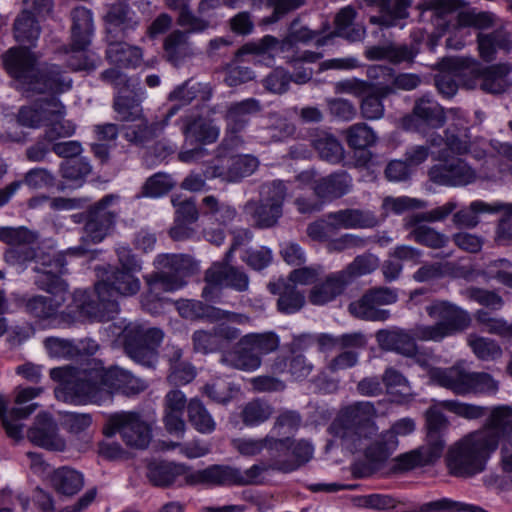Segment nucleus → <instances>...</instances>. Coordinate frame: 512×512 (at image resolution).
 Instances as JSON below:
<instances>
[{
    "instance_id": "f257e3e1",
    "label": "nucleus",
    "mask_w": 512,
    "mask_h": 512,
    "mask_svg": "<svg viewBox=\"0 0 512 512\" xmlns=\"http://www.w3.org/2000/svg\"><path fill=\"white\" fill-rule=\"evenodd\" d=\"M50 377L59 383L56 397L78 405H101L111 401L114 392L119 390L139 391L137 380L129 371L119 367L105 369L100 362L81 369L70 365L55 367L50 370Z\"/></svg>"
},
{
    "instance_id": "f03ea898",
    "label": "nucleus",
    "mask_w": 512,
    "mask_h": 512,
    "mask_svg": "<svg viewBox=\"0 0 512 512\" xmlns=\"http://www.w3.org/2000/svg\"><path fill=\"white\" fill-rule=\"evenodd\" d=\"M37 234L25 227H0V241L9 245L4 252V260L9 265H26L34 261L36 276L34 284L50 295H60L67 290V282L62 275L67 272L63 253H37L32 247Z\"/></svg>"
},
{
    "instance_id": "7ed1b4c3",
    "label": "nucleus",
    "mask_w": 512,
    "mask_h": 512,
    "mask_svg": "<svg viewBox=\"0 0 512 512\" xmlns=\"http://www.w3.org/2000/svg\"><path fill=\"white\" fill-rule=\"evenodd\" d=\"M140 287V280L133 272L109 266L95 284L97 300L91 299L86 291L77 290L74 302L82 315L100 322L109 321L119 313V296H134Z\"/></svg>"
},
{
    "instance_id": "20e7f679",
    "label": "nucleus",
    "mask_w": 512,
    "mask_h": 512,
    "mask_svg": "<svg viewBox=\"0 0 512 512\" xmlns=\"http://www.w3.org/2000/svg\"><path fill=\"white\" fill-rule=\"evenodd\" d=\"M376 416L372 402L357 401L340 409L328 431L347 451L360 452L378 432Z\"/></svg>"
},
{
    "instance_id": "39448f33",
    "label": "nucleus",
    "mask_w": 512,
    "mask_h": 512,
    "mask_svg": "<svg viewBox=\"0 0 512 512\" xmlns=\"http://www.w3.org/2000/svg\"><path fill=\"white\" fill-rule=\"evenodd\" d=\"M154 263L159 271L143 276L148 290L141 295V305L150 313L158 312L161 292L182 288L185 278L197 270L193 258L185 254H160Z\"/></svg>"
},
{
    "instance_id": "423d86ee",
    "label": "nucleus",
    "mask_w": 512,
    "mask_h": 512,
    "mask_svg": "<svg viewBox=\"0 0 512 512\" xmlns=\"http://www.w3.org/2000/svg\"><path fill=\"white\" fill-rule=\"evenodd\" d=\"M497 449V434L489 429V418L482 430L468 434L448 450L447 466L456 477L469 478L485 470L487 460Z\"/></svg>"
},
{
    "instance_id": "0eeeda50",
    "label": "nucleus",
    "mask_w": 512,
    "mask_h": 512,
    "mask_svg": "<svg viewBox=\"0 0 512 512\" xmlns=\"http://www.w3.org/2000/svg\"><path fill=\"white\" fill-rule=\"evenodd\" d=\"M105 20L108 44L106 59L119 68L138 67L143 57L142 49L125 42L136 29L138 22L130 18L127 7L121 5L112 7Z\"/></svg>"
},
{
    "instance_id": "6e6552de",
    "label": "nucleus",
    "mask_w": 512,
    "mask_h": 512,
    "mask_svg": "<svg viewBox=\"0 0 512 512\" xmlns=\"http://www.w3.org/2000/svg\"><path fill=\"white\" fill-rule=\"evenodd\" d=\"M428 316L435 319L433 325H416L414 334L420 341L441 342L444 338L459 334L471 323L469 313L446 300H434L425 307Z\"/></svg>"
},
{
    "instance_id": "1a4fd4ad",
    "label": "nucleus",
    "mask_w": 512,
    "mask_h": 512,
    "mask_svg": "<svg viewBox=\"0 0 512 512\" xmlns=\"http://www.w3.org/2000/svg\"><path fill=\"white\" fill-rule=\"evenodd\" d=\"M330 30L328 22L322 24L321 28L312 30L308 26L303 25L299 17L293 19L288 28V35L283 40H278L276 37L266 35L258 42H250L243 45L239 50V55L255 54L273 60L275 53L289 52L293 50L295 43L308 44L316 40Z\"/></svg>"
},
{
    "instance_id": "9d476101",
    "label": "nucleus",
    "mask_w": 512,
    "mask_h": 512,
    "mask_svg": "<svg viewBox=\"0 0 512 512\" xmlns=\"http://www.w3.org/2000/svg\"><path fill=\"white\" fill-rule=\"evenodd\" d=\"M457 207V202L448 201L429 211L408 214L403 219V227L409 231L407 238L430 249L446 247L450 240L449 237L424 223L444 221Z\"/></svg>"
},
{
    "instance_id": "9b49d317",
    "label": "nucleus",
    "mask_w": 512,
    "mask_h": 512,
    "mask_svg": "<svg viewBox=\"0 0 512 512\" xmlns=\"http://www.w3.org/2000/svg\"><path fill=\"white\" fill-rule=\"evenodd\" d=\"M164 338L160 328L148 327L138 322L128 323L122 331L125 353L134 362L154 368L158 362V348Z\"/></svg>"
},
{
    "instance_id": "f8f14e48",
    "label": "nucleus",
    "mask_w": 512,
    "mask_h": 512,
    "mask_svg": "<svg viewBox=\"0 0 512 512\" xmlns=\"http://www.w3.org/2000/svg\"><path fill=\"white\" fill-rule=\"evenodd\" d=\"M430 380L457 395L495 394L498 382L488 373L469 372L464 368L453 366L430 370Z\"/></svg>"
},
{
    "instance_id": "ddd939ff",
    "label": "nucleus",
    "mask_w": 512,
    "mask_h": 512,
    "mask_svg": "<svg viewBox=\"0 0 512 512\" xmlns=\"http://www.w3.org/2000/svg\"><path fill=\"white\" fill-rule=\"evenodd\" d=\"M71 20V41L67 64L74 71L92 69L94 64L87 55L94 33L92 12L83 6H77L71 11Z\"/></svg>"
},
{
    "instance_id": "4468645a",
    "label": "nucleus",
    "mask_w": 512,
    "mask_h": 512,
    "mask_svg": "<svg viewBox=\"0 0 512 512\" xmlns=\"http://www.w3.org/2000/svg\"><path fill=\"white\" fill-rule=\"evenodd\" d=\"M118 201V195L107 194L88 208L81 237L83 243L98 244L105 239L118 217L119 212L114 207Z\"/></svg>"
},
{
    "instance_id": "2eb2a0df",
    "label": "nucleus",
    "mask_w": 512,
    "mask_h": 512,
    "mask_svg": "<svg viewBox=\"0 0 512 512\" xmlns=\"http://www.w3.org/2000/svg\"><path fill=\"white\" fill-rule=\"evenodd\" d=\"M42 392L43 389L40 387H17L15 389V407L10 410L9 417L7 416L8 400L3 395H0V421L9 437L13 439H20L22 437L23 426L14 424L12 421L29 417L38 407L37 403H31V401Z\"/></svg>"
},
{
    "instance_id": "dca6fc26",
    "label": "nucleus",
    "mask_w": 512,
    "mask_h": 512,
    "mask_svg": "<svg viewBox=\"0 0 512 512\" xmlns=\"http://www.w3.org/2000/svg\"><path fill=\"white\" fill-rule=\"evenodd\" d=\"M104 432L108 437L119 434L127 446L136 449L147 448L152 437V430L148 423L143 421L139 414L133 412L111 416Z\"/></svg>"
},
{
    "instance_id": "f3484780",
    "label": "nucleus",
    "mask_w": 512,
    "mask_h": 512,
    "mask_svg": "<svg viewBox=\"0 0 512 512\" xmlns=\"http://www.w3.org/2000/svg\"><path fill=\"white\" fill-rule=\"evenodd\" d=\"M446 123L444 108L430 95L414 101L411 113L401 119L404 130L425 134L427 130L439 129Z\"/></svg>"
},
{
    "instance_id": "a211bd4d",
    "label": "nucleus",
    "mask_w": 512,
    "mask_h": 512,
    "mask_svg": "<svg viewBox=\"0 0 512 512\" xmlns=\"http://www.w3.org/2000/svg\"><path fill=\"white\" fill-rule=\"evenodd\" d=\"M446 152L440 153L441 162L429 169L428 175L433 183L445 186H466L476 180V171L461 158H446Z\"/></svg>"
},
{
    "instance_id": "6ab92c4d",
    "label": "nucleus",
    "mask_w": 512,
    "mask_h": 512,
    "mask_svg": "<svg viewBox=\"0 0 512 512\" xmlns=\"http://www.w3.org/2000/svg\"><path fill=\"white\" fill-rule=\"evenodd\" d=\"M258 166V159L252 155H234L218 159L217 162L208 165L205 169V176L218 178L227 183H237L252 175Z\"/></svg>"
},
{
    "instance_id": "aec40b11",
    "label": "nucleus",
    "mask_w": 512,
    "mask_h": 512,
    "mask_svg": "<svg viewBox=\"0 0 512 512\" xmlns=\"http://www.w3.org/2000/svg\"><path fill=\"white\" fill-rule=\"evenodd\" d=\"M397 446L398 439L394 437L393 433H382L379 439L369 445L367 443L362 449L365 451L366 462L358 463L354 466V476L366 478L379 471Z\"/></svg>"
},
{
    "instance_id": "412c9836",
    "label": "nucleus",
    "mask_w": 512,
    "mask_h": 512,
    "mask_svg": "<svg viewBox=\"0 0 512 512\" xmlns=\"http://www.w3.org/2000/svg\"><path fill=\"white\" fill-rule=\"evenodd\" d=\"M72 87V79L61 66L45 63L37 67L26 92L35 94H62Z\"/></svg>"
},
{
    "instance_id": "4be33fe9",
    "label": "nucleus",
    "mask_w": 512,
    "mask_h": 512,
    "mask_svg": "<svg viewBox=\"0 0 512 512\" xmlns=\"http://www.w3.org/2000/svg\"><path fill=\"white\" fill-rule=\"evenodd\" d=\"M37 59L28 47H12L3 55V65L15 81L16 88L26 92L35 73Z\"/></svg>"
},
{
    "instance_id": "5701e85b",
    "label": "nucleus",
    "mask_w": 512,
    "mask_h": 512,
    "mask_svg": "<svg viewBox=\"0 0 512 512\" xmlns=\"http://www.w3.org/2000/svg\"><path fill=\"white\" fill-rule=\"evenodd\" d=\"M66 115L64 104L57 97L42 98L31 105L22 106L17 113L19 125L37 129L45 126L49 120Z\"/></svg>"
},
{
    "instance_id": "b1692460",
    "label": "nucleus",
    "mask_w": 512,
    "mask_h": 512,
    "mask_svg": "<svg viewBox=\"0 0 512 512\" xmlns=\"http://www.w3.org/2000/svg\"><path fill=\"white\" fill-rule=\"evenodd\" d=\"M241 332L227 323H220L210 330H197L192 335L193 348L203 354L221 351L238 339Z\"/></svg>"
},
{
    "instance_id": "393cba45",
    "label": "nucleus",
    "mask_w": 512,
    "mask_h": 512,
    "mask_svg": "<svg viewBox=\"0 0 512 512\" xmlns=\"http://www.w3.org/2000/svg\"><path fill=\"white\" fill-rule=\"evenodd\" d=\"M68 289L60 295L48 297L44 295H17L15 304L30 318L37 321L54 320L59 309L66 301Z\"/></svg>"
},
{
    "instance_id": "a878e982",
    "label": "nucleus",
    "mask_w": 512,
    "mask_h": 512,
    "mask_svg": "<svg viewBox=\"0 0 512 512\" xmlns=\"http://www.w3.org/2000/svg\"><path fill=\"white\" fill-rule=\"evenodd\" d=\"M489 429L497 434V444L502 438L501 464L504 472L512 473V408L495 407L489 416Z\"/></svg>"
},
{
    "instance_id": "bb28decb",
    "label": "nucleus",
    "mask_w": 512,
    "mask_h": 512,
    "mask_svg": "<svg viewBox=\"0 0 512 512\" xmlns=\"http://www.w3.org/2000/svg\"><path fill=\"white\" fill-rule=\"evenodd\" d=\"M27 437L33 444L48 450L63 451L66 447L65 440L58 434L56 422L48 413L37 415Z\"/></svg>"
},
{
    "instance_id": "cd10ccee",
    "label": "nucleus",
    "mask_w": 512,
    "mask_h": 512,
    "mask_svg": "<svg viewBox=\"0 0 512 512\" xmlns=\"http://www.w3.org/2000/svg\"><path fill=\"white\" fill-rule=\"evenodd\" d=\"M352 177L344 170L320 177L313 182V191L322 201L331 202L351 192Z\"/></svg>"
},
{
    "instance_id": "c85d7f7f",
    "label": "nucleus",
    "mask_w": 512,
    "mask_h": 512,
    "mask_svg": "<svg viewBox=\"0 0 512 512\" xmlns=\"http://www.w3.org/2000/svg\"><path fill=\"white\" fill-rule=\"evenodd\" d=\"M426 447L431 450L434 457H441L446 446L445 436L448 432L449 421L443 412L436 406L425 412Z\"/></svg>"
},
{
    "instance_id": "c756f323",
    "label": "nucleus",
    "mask_w": 512,
    "mask_h": 512,
    "mask_svg": "<svg viewBox=\"0 0 512 512\" xmlns=\"http://www.w3.org/2000/svg\"><path fill=\"white\" fill-rule=\"evenodd\" d=\"M205 281L209 285L225 286L238 292H244L249 287L248 275L240 268L227 263H213L206 271Z\"/></svg>"
},
{
    "instance_id": "7c9ffc66",
    "label": "nucleus",
    "mask_w": 512,
    "mask_h": 512,
    "mask_svg": "<svg viewBox=\"0 0 512 512\" xmlns=\"http://www.w3.org/2000/svg\"><path fill=\"white\" fill-rule=\"evenodd\" d=\"M348 285L341 270L330 273L322 281L313 285L308 295L309 302L317 306L332 302L344 293Z\"/></svg>"
},
{
    "instance_id": "2f4dec72",
    "label": "nucleus",
    "mask_w": 512,
    "mask_h": 512,
    "mask_svg": "<svg viewBox=\"0 0 512 512\" xmlns=\"http://www.w3.org/2000/svg\"><path fill=\"white\" fill-rule=\"evenodd\" d=\"M376 340L381 349L406 357L413 353L416 340L419 339L415 337L414 329L410 334L404 329L393 327L379 330L376 333Z\"/></svg>"
},
{
    "instance_id": "473e14b6",
    "label": "nucleus",
    "mask_w": 512,
    "mask_h": 512,
    "mask_svg": "<svg viewBox=\"0 0 512 512\" xmlns=\"http://www.w3.org/2000/svg\"><path fill=\"white\" fill-rule=\"evenodd\" d=\"M367 6L376 7L380 15L371 16L369 21L381 27L389 28L397 24V21L408 16L407 8L411 0H364Z\"/></svg>"
},
{
    "instance_id": "72a5a7b5",
    "label": "nucleus",
    "mask_w": 512,
    "mask_h": 512,
    "mask_svg": "<svg viewBox=\"0 0 512 512\" xmlns=\"http://www.w3.org/2000/svg\"><path fill=\"white\" fill-rule=\"evenodd\" d=\"M236 468L228 465H211L205 469L189 471L186 475L188 485L225 486L235 485Z\"/></svg>"
},
{
    "instance_id": "f704fd0d",
    "label": "nucleus",
    "mask_w": 512,
    "mask_h": 512,
    "mask_svg": "<svg viewBox=\"0 0 512 512\" xmlns=\"http://www.w3.org/2000/svg\"><path fill=\"white\" fill-rule=\"evenodd\" d=\"M261 110L262 105L255 98H247L231 103L225 114L227 130L234 134L242 132L249 124L251 116Z\"/></svg>"
},
{
    "instance_id": "c9c22d12",
    "label": "nucleus",
    "mask_w": 512,
    "mask_h": 512,
    "mask_svg": "<svg viewBox=\"0 0 512 512\" xmlns=\"http://www.w3.org/2000/svg\"><path fill=\"white\" fill-rule=\"evenodd\" d=\"M326 218L334 220L337 230L373 228L378 224L375 214L369 210L346 208L326 214Z\"/></svg>"
},
{
    "instance_id": "e433bc0d",
    "label": "nucleus",
    "mask_w": 512,
    "mask_h": 512,
    "mask_svg": "<svg viewBox=\"0 0 512 512\" xmlns=\"http://www.w3.org/2000/svg\"><path fill=\"white\" fill-rule=\"evenodd\" d=\"M182 121V133L190 143L211 144L219 137V128L210 120L198 116L185 117Z\"/></svg>"
},
{
    "instance_id": "4c0bfd02",
    "label": "nucleus",
    "mask_w": 512,
    "mask_h": 512,
    "mask_svg": "<svg viewBox=\"0 0 512 512\" xmlns=\"http://www.w3.org/2000/svg\"><path fill=\"white\" fill-rule=\"evenodd\" d=\"M193 55L189 32L174 30L163 41V58L174 67L182 65Z\"/></svg>"
},
{
    "instance_id": "58836bf2",
    "label": "nucleus",
    "mask_w": 512,
    "mask_h": 512,
    "mask_svg": "<svg viewBox=\"0 0 512 512\" xmlns=\"http://www.w3.org/2000/svg\"><path fill=\"white\" fill-rule=\"evenodd\" d=\"M190 467L185 464L160 461L151 462L147 467V478L157 487H168L174 484L180 476L189 474Z\"/></svg>"
},
{
    "instance_id": "ea45409f",
    "label": "nucleus",
    "mask_w": 512,
    "mask_h": 512,
    "mask_svg": "<svg viewBox=\"0 0 512 512\" xmlns=\"http://www.w3.org/2000/svg\"><path fill=\"white\" fill-rule=\"evenodd\" d=\"M142 88L133 87L131 91H123L114 98L113 108L118 115V119L123 122H133L140 120L143 116Z\"/></svg>"
},
{
    "instance_id": "a19ab883",
    "label": "nucleus",
    "mask_w": 512,
    "mask_h": 512,
    "mask_svg": "<svg viewBox=\"0 0 512 512\" xmlns=\"http://www.w3.org/2000/svg\"><path fill=\"white\" fill-rule=\"evenodd\" d=\"M268 289L272 294H278L277 308L283 314H294L302 309L305 304V296L296 286L279 280L269 283Z\"/></svg>"
},
{
    "instance_id": "79ce46f5",
    "label": "nucleus",
    "mask_w": 512,
    "mask_h": 512,
    "mask_svg": "<svg viewBox=\"0 0 512 512\" xmlns=\"http://www.w3.org/2000/svg\"><path fill=\"white\" fill-rule=\"evenodd\" d=\"M220 361L227 367L243 371H254L262 363V359L253 352L251 347L243 344V336L232 350L222 354Z\"/></svg>"
},
{
    "instance_id": "37998d69",
    "label": "nucleus",
    "mask_w": 512,
    "mask_h": 512,
    "mask_svg": "<svg viewBox=\"0 0 512 512\" xmlns=\"http://www.w3.org/2000/svg\"><path fill=\"white\" fill-rule=\"evenodd\" d=\"M500 203L489 204L481 200L472 201L469 206L460 209L453 214V223L459 228H474L480 220L481 214H495L501 211Z\"/></svg>"
},
{
    "instance_id": "c03bdc74",
    "label": "nucleus",
    "mask_w": 512,
    "mask_h": 512,
    "mask_svg": "<svg viewBox=\"0 0 512 512\" xmlns=\"http://www.w3.org/2000/svg\"><path fill=\"white\" fill-rule=\"evenodd\" d=\"M52 488L63 496L71 497L77 494L84 486L83 475L69 467H60L49 476Z\"/></svg>"
},
{
    "instance_id": "a18cd8bd",
    "label": "nucleus",
    "mask_w": 512,
    "mask_h": 512,
    "mask_svg": "<svg viewBox=\"0 0 512 512\" xmlns=\"http://www.w3.org/2000/svg\"><path fill=\"white\" fill-rule=\"evenodd\" d=\"M511 71L508 63H500L477 69V77L480 79V87L488 93L499 94L505 91L506 77Z\"/></svg>"
},
{
    "instance_id": "49530a36",
    "label": "nucleus",
    "mask_w": 512,
    "mask_h": 512,
    "mask_svg": "<svg viewBox=\"0 0 512 512\" xmlns=\"http://www.w3.org/2000/svg\"><path fill=\"white\" fill-rule=\"evenodd\" d=\"M213 88L210 83L196 82L193 79H188L181 85H178L169 94V99L178 101L181 105H188L194 99H200L202 102H207L212 98Z\"/></svg>"
},
{
    "instance_id": "de8ad7c7",
    "label": "nucleus",
    "mask_w": 512,
    "mask_h": 512,
    "mask_svg": "<svg viewBox=\"0 0 512 512\" xmlns=\"http://www.w3.org/2000/svg\"><path fill=\"white\" fill-rule=\"evenodd\" d=\"M179 314L186 319H207L219 321L228 317L229 312L207 305L198 300H181L177 302Z\"/></svg>"
},
{
    "instance_id": "09e8293b",
    "label": "nucleus",
    "mask_w": 512,
    "mask_h": 512,
    "mask_svg": "<svg viewBox=\"0 0 512 512\" xmlns=\"http://www.w3.org/2000/svg\"><path fill=\"white\" fill-rule=\"evenodd\" d=\"M14 37L22 45L34 47L40 36V26L33 13L23 10L14 21Z\"/></svg>"
},
{
    "instance_id": "8fccbe9b",
    "label": "nucleus",
    "mask_w": 512,
    "mask_h": 512,
    "mask_svg": "<svg viewBox=\"0 0 512 512\" xmlns=\"http://www.w3.org/2000/svg\"><path fill=\"white\" fill-rule=\"evenodd\" d=\"M312 145L321 160L336 165L345 158L341 142L332 134L323 133L312 140Z\"/></svg>"
},
{
    "instance_id": "3c124183",
    "label": "nucleus",
    "mask_w": 512,
    "mask_h": 512,
    "mask_svg": "<svg viewBox=\"0 0 512 512\" xmlns=\"http://www.w3.org/2000/svg\"><path fill=\"white\" fill-rule=\"evenodd\" d=\"M203 215L210 217L220 226H227L234 221L237 210L227 202L220 201L214 195L205 196L202 201Z\"/></svg>"
},
{
    "instance_id": "603ef678",
    "label": "nucleus",
    "mask_w": 512,
    "mask_h": 512,
    "mask_svg": "<svg viewBox=\"0 0 512 512\" xmlns=\"http://www.w3.org/2000/svg\"><path fill=\"white\" fill-rule=\"evenodd\" d=\"M187 416L191 426L201 434H211L216 429V421L198 398H192L188 402Z\"/></svg>"
},
{
    "instance_id": "864d4df0",
    "label": "nucleus",
    "mask_w": 512,
    "mask_h": 512,
    "mask_svg": "<svg viewBox=\"0 0 512 512\" xmlns=\"http://www.w3.org/2000/svg\"><path fill=\"white\" fill-rule=\"evenodd\" d=\"M290 451L292 458H288L285 461H277L272 467L283 473L297 470L312 458L313 446L306 440H291Z\"/></svg>"
},
{
    "instance_id": "5fc2aeb1",
    "label": "nucleus",
    "mask_w": 512,
    "mask_h": 512,
    "mask_svg": "<svg viewBox=\"0 0 512 512\" xmlns=\"http://www.w3.org/2000/svg\"><path fill=\"white\" fill-rule=\"evenodd\" d=\"M243 344L250 346L253 352L262 358L278 350L280 346V337L274 331L262 333H248L243 336Z\"/></svg>"
},
{
    "instance_id": "6e6d98bb",
    "label": "nucleus",
    "mask_w": 512,
    "mask_h": 512,
    "mask_svg": "<svg viewBox=\"0 0 512 512\" xmlns=\"http://www.w3.org/2000/svg\"><path fill=\"white\" fill-rule=\"evenodd\" d=\"M245 209L252 212L255 223L259 228L273 227L283 214V209L279 205H272L261 200L258 204L249 201Z\"/></svg>"
},
{
    "instance_id": "4d7b16f0",
    "label": "nucleus",
    "mask_w": 512,
    "mask_h": 512,
    "mask_svg": "<svg viewBox=\"0 0 512 512\" xmlns=\"http://www.w3.org/2000/svg\"><path fill=\"white\" fill-rule=\"evenodd\" d=\"M348 311L354 317L366 321H385L390 317L388 310L380 309L377 304L367 299L365 294L358 300L351 302Z\"/></svg>"
},
{
    "instance_id": "13d9d810",
    "label": "nucleus",
    "mask_w": 512,
    "mask_h": 512,
    "mask_svg": "<svg viewBox=\"0 0 512 512\" xmlns=\"http://www.w3.org/2000/svg\"><path fill=\"white\" fill-rule=\"evenodd\" d=\"M177 182L170 174L157 172L148 177L141 187L140 196L160 198L175 188Z\"/></svg>"
},
{
    "instance_id": "bf43d9fd",
    "label": "nucleus",
    "mask_w": 512,
    "mask_h": 512,
    "mask_svg": "<svg viewBox=\"0 0 512 512\" xmlns=\"http://www.w3.org/2000/svg\"><path fill=\"white\" fill-rule=\"evenodd\" d=\"M59 172L66 181L81 186L92 172V166L86 158L68 159L60 164Z\"/></svg>"
},
{
    "instance_id": "052dcab7",
    "label": "nucleus",
    "mask_w": 512,
    "mask_h": 512,
    "mask_svg": "<svg viewBox=\"0 0 512 512\" xmlns=\"http://www.w3.org/2000/svg\"><path fill=\"white\" fill-rule=\"evenodd\" d=\"M273 411V407L267 401L255 399L244 406L240 416L244 425L254 427L267 421Z\"/></svg>"
},
{
    "instance_id": "680f3d73",
    "label": "nucleus",
    "mask_w": 512,
    "mask_h": 512,
    "mask_svg": "<svg viewBox=\"0 0 512 512\" xmlns=\"http://www.w3.org/2000/svg\"><path fill=\"white\" fill-rule=\"evenodd\" d=\"M346 140L350 148L364 150L375 144L377 136L365 123H357L346 131Z\"/></svg>"
},
{
    "instance_id": "e2e57ef3",
    "label": "nucleus",
    "mask_w": 512,
    "mask_h": 512,
    "mask_svg": "<svg viewBox=\"0 0 512 512\" xmlns=\"http://www.w3.org/2000/svg\"><path fill=\"white\" fill-rule=\"evenodd\" d=\"M463 295L477 304L492 311H498L504 306V299L495 290L471 286L463 291Z\"/></svg>"
},
{
    "instance_id": "0e129e2a",
    "label": "nucleus",
    "mask_w": 512,
    "mask_h": 512,
    "mask_svg": "<svg viewBox=\"0 0 512 512\" xmlns=\"http://www.w3.org/2000/svg\"><path fill=\"white\" fill-rule=\"evenodd\" d=\"M378 267V258L371 254L359 255L341 270L350 284L355 278L370 274Z\"/></svg>"
},
{
    "instance_id": "69168bd1",
    "label": "nucleus",
    "mask_w": 512,
    "mask_h": 512,
    "mask_svg": "<svg viewBox=\"0 0 512 512\" xmlns=\"http://www.w3.org/2000/svg\"><path fill=\"white\" fill-rule=\"evenodd\" d=\"M171 204L175 209L174 220L194 224L199 219V210L194 198L182 199L180 195L171 197Z\"/></svg>"
},
{
    "instance_id": "338daca9",
    "label": "nucleus",
    "mask_w": 512,
    "mask_h": 512,
    "mask_svg": "<svg viewBox=\"0 0 512 512\" xmlns=\"http://www.w3.org/2000/svg\"><path fill=\"white\" fill-rule=\"evenodd\" d=\"M26 186L33 190L49 189L55 186L56 177L47 168L37 167L32 168L24 174L22 180Z\"/></svg>"
},
{
    "instance_id": "774afa93",
    "label": "nucleus",
    "mask_w": 512,
    "mask_h": 512,
    "mask_svg": "<svg viewBox=\"0 0 512 512\" xmlns=\"http://www.w3.org/2000/svg\"><path fill=\"white\" fill-rule=\"evenodd\" d=\"M468 342L474 354L481 360H495L502 355V350L495 340L470 336Z\"/></svg>"
}]
</instances>
